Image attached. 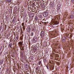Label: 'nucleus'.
I'll use <instances>...</instances> for the list:
<instances>
[{
    "label": "nucleus",
    "mask_w": 74,
    "mask_h": 74,
    "mask_svg": "<svg viewBox=\"0 0 74 74\" xmlns=\"http://www.w3.org/2000/svg\"><path fill=\"white\" fill-rule=\"evenodd\" d=\"M15 38L16 41H17L18 40V36H16L15 37Z\"/></svg>",
    "instance_id": "7"
},
{
    "label": "nucleus",
    "mask_w": 74,
    "mask_h": 74,
    "mask_svg": "<svg viewBox=\"0 0 74 74\" xmlns=\"http://www.w3.org/2000/svg\"><path fill=\"white\" fill-rule=\"evenodd\" d=\"M21 61H22V62H23V60H22Z\"/></svg>",
    "instance_id": "33"
},
{
    "label": "nucleus",
    "mask_w": 74,
    "mask_h": 74,
    "mask_svg": "<svg viewBox=\"0 0 74 74\" xmlns=\"http://www.w3.org/2000/svg\"><path fill=\"white\" fill-rule=\"evenodd\" d=\"M70 16L71 19H73V18H74V16L70 15Z\"/></svg>",
    "instance_id": "11"
},
{
    "label": "nucleus",
    "mask_w": 74,
    "mask_h": 74,
    "mask_svg": "<svg viewBox=\"0 0 74 74\" xmlns=\"http://www.w3.org/2000/svg\"><path fill=\"white\" fill-rule=\"evenodd\" d=\"M3 61L1 60V61H0V64H3Z\"/></svg>",
    "instance_id": "17"
},
{
    "label": "nucleus",
    "mask_w": 74,
    "mask_h": 74,
    "mask_svg": "<svg viewBox=\"0 0 74 74\" xmlns=\"http://www.w3.org/2000/svg\"><path fill=\"white\" fill-rule=\"evenodd\" d=\"M26 22H27V21H26Z\"/></svg>",
    "instance_id": "28"
},
{
    "label": "nucleus",
    "mask_w": 74,
    "mask_h": 74,
    "mask_svg": "<svg viewBox=\"0 0 74 74\" xmlns=\"http://www.w3.org/2000/svg\"><path fill=\"white\" fill-rule=\"evenodd\" d=\"M72 3H74V0H71Z\"/></svg>",
    "instance_id": "26"
},
{
    "label": "nucleus",
    "mask_w": 74,
    "mask_h": 74,
    "mask_svg": "<svg viewBox=\"0 0 74 74\" xmlns=\"http://www.w3.org/2000/svg\"><path fill=\"white\" fill-rule=\"evenodd\" d=\"M34 4H35V3H34Z\"/></svg>",
    "instance_id": "35"
},
{
    "label": "nucleus",
    "mask_w": 74,
    "mask_h": 74,
    "mask_svg": "<svg viewBox=\"0 0 74 74\" xmlns=\"http://www.w3.org/2000/svg\"><path fill=\"white\" fill-rule=\"evenodd\" d=\"M23 43L22 42H20L19 43V44L20 45H22V43Z\"/></svg>",
    "instance_id": "13"
},
{
    "label": "nucleus",
    "mask_w": 74,
    "mask_h": 74,
    "mask_svg": "<svg viewBox=\"0 0 74 74\" xmlns=\"http://www.w3.org/2000/svg\"><path fill=\"white\" fill-rule=\"evenodd\" d=\"M58 18H60V15L59 14L58 15Z\"/></svg>",
    "instance_id": "24"
},
{
    "label": "nucleus",
    "mask_w": 74,
    "mask_h": 74,
    "mask_svg": "<svg viewBox=\"0 0 74 74\" xmlns=\"http://www.w3.org/2000/svg\"><path fill=\"white\" fill-rule=\"evenodd\" d=\"M33 31H34V29H33Z\"/></svg>",
    "instance_id": "31"
},
{
    "label": "nucleus",
    "mask_w": 74,
    "mask_h": 74,
    "mask_svg": "<svg viewBox=\"0 0 74 74\" xmlns=\"http://www.w3.org/2000/svg\"><path fill=\"white\" fill-rule=\"evenodd\" d=\"M22 25L23 26H24V23H22Z\"/></svg>",
    "instance_id": "22"
},
{
    "label": "nucleus",
    "mask_w": 74,
    "mask_h": 74,
    "mask_svg": "<svg viewBox=\"0 0 74 74\" xmlns=\"http://www.w3.org/2000/svg\"><path fill=\"white\" fill-rule=\"evenodd\" d=\"M58 24L57 23V22H56V21L55 22V24H53V25H52L53 26V27H55V25H58Z\"/></svg>",
    "instance_id": "4"
},
{
    "label": "nucleus",
    "mask_w": 74,
    "mask_h": 74,
    "mask_svg": "<svg viewBox=\"0 0 74 74\" xmlns=\"http://www.w3.org/2000/svg\"><path fill=\"white\" fill-rule=\"evenodd\" d=\"M60 6H59L57 7V9L58 10H60Z\"/></svg>",
    "instance_id": "10"
},
{
    "label": "nucleus",
    "mask_w": 74,
    "mask_h": 74,
    "mask_svg": "<svg viewBox=\"0 0 74 74\" xmlns=\"http://www.w3.org/2000/svg\"><path fill=\"white\" fill-rule=\"evenodd\" d=\"M44 34L42 32H41L40 34V36H42V37H43L44 36Z\"/></svg>",
    "instance_id": "5"
},
{
    "label": "nucleus",
    "mask_w": 74,
    "mask_h": 74,
    "mask_svg": "<svg viewBox=\"0 0 74 74\" xmlns=\"http://www.w3.org/2000/svg\"><path fill=\"white\" fill-rule=\"evenodd\" d=\"M71 15H74V12L72 11L71 12Z\"/></svg>",
    "instance_id": "12"
},
{
    "label": "nucleus",
    "mask_w": 74,
    "mask_h": 74,
    "mask_svg": "<svg viewBox=\"0 0 74 74\" xmlns=\"http://www.w3.org/2000/svg\"><path fill=\"white\" fill-rule=\"evenodd\" d=\"M31 1H32V0H28V3H31Z\"/></svg>",
    "instance_id": "20"
},
{
    "label": "nucleus",
    "mask_w": 74,
    "mask_h": 74,
    "mask_svg": "<svg viewBox=\"0 0 74 74\" xmlns=\"http://www.w3.org/2000/svg\"><path fill=\"white\" fill-rule=\"evenodd\" d=\"M13 22L14 23H15V19H13Z\"/></svg>",
    "instance_id": "19"
},
{
    "label": "nucleus",
    "mask_w": 74,
    "mask_h": 74,
    "mask_svg": "<svg viewBox=\"0 0 74 74\" xmlns=\"http://www.w3.org/2000/svg\"><path fill=\"white\" fill-rule=\"evenodd\" d=\"M2 51H1L0 53V55H1V54H2Z\"/></svg>",
    "instance_id": "27"
},
{
    "label": "nucleus",
    "mask_w": 74,
    "mask_h": 74,
    "mask_svg": "<svg viewBox=\"0 0 74 74\" xmlns=\"http://www.w3.org/2000/svg\"><path fill=\"white\" fill-rule=\"evenodd\" d=\"M22 39H23L22 38H21V40H22Z\"/></svg>",
    "instance_id": "32"
},
{
    "label": "nucleus",
    "mask_w": 74,
    "mask_h": 74,
    "mask_svg": "<svg viewBox=\"0 0 74 74\" xmlns=\"http://www.w3.org/2000/svg\"><path fill=\"white\" fill-rule=\"evenodd\" d=\"M21 49V50H23V47H21L20 48Z\"/></svg>",
    "instance_id": "21"
},
{
    "label": "nucleus",
    "mask_w": 74,
    "mask_h": 74,
    "mask_svg": "<svg viewBox=\"0 0 74 74\" xmlns=\"http://www.w3.org/2000/svg\"><path fill=\"white\" fill-rule=\"evenodd\" d=\"M35 21H37V20H38V18H37V17H35Z\"/></svg>",
    "instance_id": "9"
},
{
    "label": "nucleus",
    "mask_w": 74,
    "mask_h": 74,
    "mask_svg": "<svg viewBox=\"0 0 74 74\" xmlns=\"http://www.w3.org/2000/svg\"><path fill=\"white\" fill-rule=\"evenodd\" d=\"M25 28H23V29L24 30Z\"/></svg>",
    "instance_id": "30"
},
{
    "label": "nucleus",
    "mask_w": 74,
    "mask_h": 74,
    "mask_svg": "<svg viewBox=\"0 0 74 74\" xmlns=\"http://www.w3.org/2000/svg\"><path fill=\"white\" fill-rule=\"evenodd\" d=\"M46 67L47 69H49V65H46Z\"/></svg>",
    "instance_id": "14"
},
{
    "label": "nucleus",
    "mask_w": 74,
    "mask_h": 74,
    "mask_svg": "<svg viewBox=\"0 0 74 74\" xmlns=\"http://www.w3.org/2000/svg\"><path fill=\"white\" fill-rule=\"evenodd\" d=\"M36 70H38V69H37V67L36 68Z\"/></svg>",
    "instance_id": "29"
},
{
    "label": "nucleus",
    "mask_w": 74,
    "mask_h": 74,
    "mask_svg": "<svg viewBox=\"0 0 74 74\" xmlns=\"http://www.w3.org/2000/svg\"><path fill=\"white\" fill-rule=\"evenodd\" d=\"M41 63V61H39L38 62V65H40V64Z\"/></svg>",
    "instance_id": "18"
},
{
    "label": "nucleus",
    "mask_w": 74,
    "mask_h": 74,
    "mask_svg": "<svg viewBox=\"0 0 74 74\" xmlns=\"http://www.w3.org/2000/svg\"><path fill=\"white\" fill-rule=\"evenodd\" d=\"M25 66H26V68L27 67V66H28V64H26L25 65Z\"/></svg>",
    "instance_id": "23"
},
{
    "label": "nucleus",
    "mask_w": 74,
    "mask_h": 74,
    "mask_svg": "<svg viewBox=\"0 0 74 74\" xmlns=\"http://www.w3.org/2000/svg\"><path fill=\"white\" fill-rule=\"evenodd\" d=\"M66 41V38L64 37H62V42H64Z\"/></svg>",
    "instance_id": "3"
},
{
    "label": "nucleus",
    "mask_w": 74,
    "mask_h": 74,
    "mask_svg": "<svg viewBox=\"0 0 74 74\" xmlns=\"http://www.w3.org/2000/svg\"><path fill=\"white\" fill-rule=\"evenodd\" d=\"M33 41L34 42H37V37H34L33 38Z\"/></svg>",
    "instance_id": "1"
},
{
    "label": "nucleus",
    "mask_w": 74,
    "mask_h": 74,
    "mask_svg": "<svg viewBox=\"0 0 74 74\" xmlns=\"http://www.w3.org/2000/svg\"><path fill=\"white\" fill-rule=\"evenodd\" d=\"M30 36H31V37H32L33 36H34V33L32 32Z\"/></svg>",
    "instance_id": "8"
},
{
    "label": "nucleus",
    "mask_w": 74,
    "mask_h": 74,
    "mask_svg": "<svg viewBox=\"0 0 74 74\" xmlns=\"http://www.w3.org/2000/svg\"><path fill=\"white\" fill-rule=\"evenodd\" d=\"M6 1H7V2H8L9 3H11V0H7Z\"/></svg>",
    "instance_id": "16"
},
{
    "label": "nucleus",
    "mask_w": 74,
    "mask_h": 74,
    "mask_svg": "<svg viewBox=\"0 0 74 74\" xmlns=\"http://www.w3.org/2000/svg\"><path fill=\"white\" fill-rule=\"evenodd\" d=\"M27 32H29L30 31V28H27Z\"/></svg>",
    "instance_id": "6"
},
{
    "label": "nucleus",
    "mask_w": 74,
    "mask_h": 74,
    "mask_svg": "<svg viewBox=\"0 0 74 74\" xmlns=\"http://www.w3.org/2000/svg\"><path fill=\"white\" fill-rule=\"evenodd\" d=\"M43 16H45V17L46 16H48V13L46 12H45L43 13Z\"/></svg>",
    "instance_id": "2"
},
{
    "label": "nucleus",
    "mask_w": 74,
    "mask_h": 74,
    "mask_svg": "<svg viewBox=\"0 0 74 74\" xmlns=\"http://www.w3.org/2000/svg\"><path fill=\"white\" fill-rule=\"evenodd\" d=\"M38 4V3H37V5Z\"/></svg>",
    "instance_id": "34"
},
{
    "label": "nucleus",
    "mask_w": 74,
    "mask_h": 74,
    "mask_svg": "<svg viewBox=\"0 0 74 74\" xmlns=\"http://www.w3.org/2000/svg\"><path fill=\"white\" fill-rule=\"evenodd\" d=\"M11 45V44H10L9 45V47H11V46H10Z\"/></svg>",
    "instance_id": "25"
},
{
    "label": "nucleus",
    "mask_w": 74,
    "mask_h": 74,
    "mask_svg": "<svg viewBox=\"0 0 74 74\" xmlns=\"http://www.w3.org/2000/svg\"><path fill=\"white\" fill-rule=\"evenodd\" d=\"M43 60L44 61V63H46V62H47V60H46L45 58H44Z\"/></svg>",
    "instance_id": "15"
}]
</instances>
